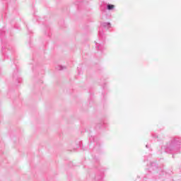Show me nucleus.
Listing matches in <instances>:
<instances>
[{
	"mask_svg": "<svg viewBox=\"0 0 181 181\" xmlns=\"http://www.w3.org/2000/svg\"><path fill=\"white\" fill-rule=\"evenodd\" d=\"M89 141L90 142H97V137L94 136H91L90 138H89Z\"/></svg>",
	"mask_w": 181,
	"mask_h": 181,
	"instance_id": "1a4fd4ad",
	"label": "nucleus"
},
{
	"mask_svg": "<svg viewBox=\"0 0 181 181\" xmlns=\"http://www.w3.org/2000/svg\"><path fill=\"white\" fill-rule=\"evenodd\" d=\"M144 179H146V177H144Z\"/></svg>",
	"mask_w": 181,
	"mask_h": 181,
	"instance_id": "2eb2a0df",
	"label": "nucleus"
},
{
	"mask_svg": "<svg viewBox=\"0 0 181 181\" xmlns=\"http://www.w3.org/2000/svg\"><path fill=\"white\" fill-rule=\"evenodd\" d=\"M115 8V6L113 4H107V11H112Z\"/></svg>",
	"mask_w": 181,
	"mask_h": 181,
	"instance_id": "6e6552de",
	"label": "nucleus"
},
{
	"mask_svg": "<svg viewBox=\"0 0 181 181\" xmlns=\"http://www.w3.org/2000/svg\"><path fill=\"white\" fill-rule=\"evenodd\" d=\"M146 148H147V149L149 148V145H148V144H146Z\"/></svg>",
	"mask_w": 181,
	"mask_h": 181,
	"instance_id": "4468645a",
	"label": "nucleus"
},
{
	"mask_svg": "<svg viewBox=\"0 0 181 181\" xmlns=\"http://www.w3.org/2000/svg\"><path fill=\"white\" fill-rule=\"evenodd\" d=\"M99 40L98 41H95V48L97 50L100 52H103L105 47H104V42H105V35H104V32L101 31V30L98 32Z\"/></svg>",
	"mask_w": 181,
	"mask_h": 181,
	"instance_id": "7ed1b4c3",
	"label": "nucleus"
},
{
	"mask_svg": "<svg viewBox=\"0 0 181 181\" xmlns=\"http://www.w3.org/2000/svg\"><path fill=\"white\" fill-rule=\"evenodd\" d=\"M4 33H5L4 31H0V36H2V35H4Z\"/></svg>",
	"mask_w": 181,
	"mask_h": 181,
	"instance_id": "ddd939ff",
	"label": "nucleus"
},
{
	"mask_svg": "<svg viewBox=\"0 0 181 181\" xmlns=\"http://www.w3.org/2000/svg\"><path fill=\"white\" fill-rule=\"evenodd\" d=\"M158 155H161V153H162V150H159V151H158Z\"/></svg>",
	"mask_w": 181,
	"mask_h": 181,
	"instance_id": "f8f14e48",
	"label": "nucleus"
},
{
	"mask_svg": "<svg viewBox=\"0 0 181 181\" xmlns=\"http://www.w3.org/2000/svg\"><path fill=\"white\" fill-rule=\"evenodd\" d=\"M107 125L105 122H101L97 125V128H107Z\"/></svg>",
	"mask_w": 181,
	"mask_h": 181,
	"instance_id": "0eeeda50",
	"label": "nucleus"
},
{
	"mask_svg": "<svg viewBox=\"0 0 181 181\" xmlns=\"http://www.w3.org/2000/svg\"><path fill=\"white\" fill-rule=\"evenodd\" d=\"M181 138L171 137L165 145L161 147V151H164L166 153L177 154L180 153Z\"/></svg>",
	"mask_w": 181,
	"mask_h": 181,
	"instance_id": "f257e3e1",
	"label": "nucleus"
},
{
	"mask_svg": "<svg viewBox=\"0 0 181 181\" xmlns=\"http://www.w3.org/2000/svg\"><path fill=\"white\" fill-rule=\"evenodd\" d=\"M147 166L148 172L153 173L156 179H160L165 176L163 168H159L156 162L150 161V163L147 164Z\"/></svg>",
	"mask_w": 181,
	"mask_h": 181,
	"instance_id": "f03ea898",
	"label": "nucleus"
},
{
	"mask_svg": "<svg viewBox=\"0 0 181 181\" xmlns=\"http://www.w3.org/2000/svg\"><path fill=\"white\" fill-rule=\"evenodd\" d=\"M101 26H102V28H107V29H110V28H111V23H102Z\"/></svg>",
	"mask_w": 181,
	"mask_h": 181,
	"instance_id": "39448f33",
	"label": "nucleus"
},
{
	"mask_svg": "<svg viewBox=\"0 0 181 181\" xmlns=\"http://www.w3.org/2000/svg\"><path fill=\"white\" fill-rule=\"evenodd\" d=\"M63 69H64V66H62V65H59L57 67V70H63Z\"/></svg>",
	"mask_w": 181,
	"mask_h": 181,
	"instance_id": "9b49d317",
	"label": "nucleus"
},
{
	"mask_svg": "<svg viewBox=\"0 0 181 181\" xmlns=\"http://www.w3.org/2000/svg\"><path fill=\"white\" fill-rule=\"evenodd\" d=\"M13 80L18 81V83H21V81H22V78H21V77H19V75L18 74V70L15 71L13 74Z\"/></svg>",
	"mask_w": 181,
	"mask_h": 181,
	"instance_id": "20e7f679",
	"label": "nucleus"
},
{
	"mask_svg": "<svg viewBox=\"0 0 181 181\" xmlns=\"http://www.w3.org/2000/svg\"><path fill=\"white\" fill-rule=\"evenodd\" d=\"M151 136H153V138L154 139H156V141H160L159 139V136H158V134H155V133H152Z\"/></svg>",
	"mask_w": 181,
	"mask_h": 181,
	"instance_id": "9d476101",
	"label": "nucleus"
},
{
	"mask_svg": "<svg viewBox=\"0 0 181 181\" xmlns=\"http://www.w3.org/2000/svg\"><path fill=\"white\" fill-rule=\"evenodd\" d=\"M103 177H104V173H100V175H97L95 177V180L96 181L103 180Z\"/></svg>",
	"mask_w": 181,
	"mask_h": 181,
	"instance_id": "423d86ee",
	"label": "nucleus"
}]
</instances>
